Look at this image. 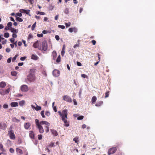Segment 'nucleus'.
<instances>
[{
  "mask_svg": "<svg viewBox=\"0 0 155 155\" xmlns=\"http://www.w3.org/2000/svg\"><path fill=\"white\" fill-rule=\"evenodd\" d=\"M35 71V70L31 69L30 70V72L28 74L25 80L27 84H29L31 82L34 81L35 80V77L33 73Z\"/></svg>",
  "mask_w": 155,
  "mask_h": 155,
  "instance_id": "obj_1",
  "label": "nucleus"
},
{
  "mask_svg": "<svg viewBox=\"0 0 155 155\" xmlns=\"http://www.w3.org/2000/svg\"><path fill=\"white\" fill-rule=\"evenodd\" d=\"M117 150L116 147L113 146L109 149L108 151V154L109 155L113 154L115 153Z\"/></svg>",
  "mask_w": 155,
  "mask_h": 155,
  "instance_id": "obj_2",
  "label": "nucleus"
},
{
  "mask_svg": "<svg viewBox=\"0 0 155 155\" xmlns=\"http://www.w3.org/2000/svg\"><path fill=\"white\" fill-rule=\"evenodd\" d=\"M42 48L41 51H46L48 49V44L47 41H44L42 43Z\"/></svg>",
  "mask_w": 155,
  "mask_h": 155,
  "instance_id": "obj_3",
  "label": "nucleus"
},
{
  "mask_svg": "<svg viewBox=\"0 0 155 155\" xmlns=\"http://www.w3.org/2000/svg\"><path fill=\"white\" fill-rule=\"evenodd\" d=\"M58 113L60 115V116L61 117V120L64 122L65 124V126L66 127H68L69 125V124L67 122V120L64 119V117L62 116L63 114H62V113L60 111H58Z\"/></svg>",
  "mask_w": 155,
  "mask_h": 155,
  "instance_id": "obj_4",
  "label": "nucleus"
},
{
  "mask_svg": "<svg viewBox=\"0 0 155 155\" xmlns=\"http://www.w3.org/2000/svg\"><path fill=\"white\" fill-rule=\"evenodd\" d=\"M58 113L60 115V116L61 117V120L64 122L65 124V126L66 127H68L69 125V124L67 122V120L64 119V117L62 116L63 114H62V113L60 111H58Z\"/></svg>",
  "mask_w": 155,
  "mask_h": 155,
  "instance_id": "obj_5",
  "label": "nucleus"
},
{
  "mask_svg": "<svg viewBox=\"0 0 155 155\" xmlns=\"http://www.w3.org/2000/svg\"><path fill=\"white\" fill-rule=\"evenodd\" d=\"M8 134L11 139L15 140V135L12 130L8 131Z\"/></svg>",
  "mask_w": 155,
  "mask_h": 155,
  "instance_id": "obj_6",
  "label": "nucleus"
},
{
  "mask_svg": "<svg viewBox=\"0 0 155 155\" xmlns=\"http://www.w3.org/2000/svg\"><path fill=\"white\" fill-rule=\"evenodd\" d=\"M63 99L64 100L69 103L71 102L72 101L71 98L68 95H64L63 96Z\"/></svg>",
  "mask_w": 155,
  "mask_h": 155,
  "instance_id": "obj_7",
  "label": "nucleus"
},
{
  "mask_svg": "<svg viewBox=\"0 0 155 155\" xmlns=\"http://www.w3.org/2000/svg\"><path fill=\"white\" fill-rule=\"evenodd\" d=\"M60 71L58 70L54 69L53 71L52 74L55 77H58L60 75Z\"/></svg>",
  "mask_w": 155,
  "mask_h": 155,
  "instance_id": "obj_8",
  "label": "nucleus"
},
{
  "mask_svg": "<svg viewBox=\"0 0 155 155\" xmlns=\"http://www.w3.org/2000/svg\"><path fill=\"white\" fill-rule=\"evenodd\" d=\"M40 44L39 43V41H37L35 43H34L33 45V47L35 48H37L41 50V46H39Z\"/></svg>",
  "mask_w": 155,
  "mask_h": 155,
  "instance_id": "obj_9",
  "label": "nucleus"
},
{
  "mask_svg": "<svg viewBox=\"0 0 155 155\" xmlns=\"http://www.w3.org/2000/svg\"><path fill=\"white\" fill-rule=\"evenodd\" d=\"M21 89L23 92H25L27 91L28 90V86L26 85H23L21 87Z\"/></svg>",
  "mask_w": 155,
  "mask_h": 155,
  "instance_id": "obj_10",
  "label": "nucleus"
},
{
  "mask_svg": "<svg viewBox=\"0 0 155 155\" xmlns=\"http://www.w3.org/2000/svg\"><path fill=\"white\" fill-rule=\"evenodd\" d=\"M62 114H63V117L64 119L67 120L68 118V110H64L62 111Z\"/></svg>",
  "mask_w": 155,
  "mask_h": 155,
  "instance_id": "obj_11",
  "label": "nucleus"
},
{
  "mask_svg": "<svg viewBox=\"0 0 155 155\" xmlns=\"http://www.w3.org/2000/svg\"><path fill=\"white\" fill-rule=\"evenodd\" d=\"M30 10H25L24 9H20L19 12L21 13H26L27 15H29V16H30V15L29 14V13L30 12Z\"/></svg>",
  "mask_w": 155,
  "mask_h": 155,
  "instance_id": "obj_12",
  "label": "nucleus"
},
{
  "mask_svg": "<svg viewBox=\"0 0 155 155\" xmlns=\"http://www.w3.org/2000/svg\"><path fill=\"white\" fill-rule=\"evenodd\" d=\"M37 127L40 133H42L44 132V129L42 126L40 125L37 126Z\"/></svg>",
  "mask_w": 155,
  "mask_h": 155,
  "instance_id": "obj_13",
  "label": "nucleus"
},
{
  "mask_svg": "<svg viewBox=\"0 0 155 155\" xmlns=\"http://www.w3.org/2000/svg\"><path fill=\"white\" fill-rule=\"evenodd\" d=\"M6 127V125L5 123H3L0 124V128L2 130H5Z\"/></svg>",
  "mask_w": 155,
  "mask_h": 155,
  "instance_id": "obj_14",
  "label": "nucleus"
},
{
  "mask_svg": "<svg viewBox=\"0 0 155 155\" xmlns=\"http://www.w3.org/2000/svg\"><path fill=\"white\" fill-rule=\"evenodd\" d=\"M40 125L45 124L48 126L50 125V124L48 122L45 121H41L40 122Z\"/></svg>",
  "mask_w": 155,
  "mask_h": 155,
  "instance_id": "obj_15",
  "label": "nucleus"
},
{
  "mask_svg": "<svg viewBox=\"0 0 155 155\" xmlns=\"http://www.w3.org/2000/svg\"><path fill=\"white\" fill-rule=\"evenodd\" d=\"M50 130L52 135L54 136H56L58 135V133L56 130L54 129H51Z\"/></svg>",
  "mask_w": 155,
  "mask_h": 155,
  "instance_id": "obj_16",
  "label": "nucleus"
},
{
  "mask_svg": "<svg viewBox=\"0 0 155 155\" xmlns=\"http://www.w3.org/2000/svg\"><path fill=\"white\" fill-rule=\"evenodd\" d=\"M30 124L28 122L24 124V128L26 130H28L30 127Z\"/></svg>",
  "mask_w": 155,
  "mask_h": 155,
  "instance_id": "obj_17",
  "label": "nucleus"
},
{
  "mask_svg": "<svg viewBox=\"0 0 155 155\" xmlns=\"http://www.w3.org/2000/svg\"><path fill=\"white\" fill-rule=\"evenodd\" d=\"M6 86V84L5 82L4 81H1L0 83V87L1 88H3L5 87Z\"/></svg>",
  "mask_w": 155,
  "mask_h": 155,
  "instance_id": "obj_18",
  "label": "nucleus"
},
{
  "mask_svg": "<svg viewBox=\"0 0 155 155\" xmlns=\"http://www.w3.org/2000/svg\"><path fill=\"white\" fill-rule=\"evenodd\" d=\"M52 56L53 57V59L55 60L57 56V54L56 51H54L52 53Z\"/></svg>",
  "mask_w": 155,
  "mask_h": 155,
  "instance_id": "obj_19",
  "label": "nucleus"
},
{
  "mask_svg": "<svg viewBox=\"0 0 155 155\" xmlns=\"http://www.w3.org/2000/svg\"><path fill=\"white\" fill-rule=\"evenodd\" d=\"M29 135L30 137L32 139H34V134L32 131H29Z\"/></svg>",
  "mask_w": 155,
  "mask_h": 155,
  "instance_id": "obj_20",
  "label": "nucleus"
},
{
  "mask_svg": "<svg viewBox=\"0 0 155 155\" xmlns=\"http://www.w3.org/2000/svg\"><path fill=\"white\" fill-rule=\"evenodd\" d=\"M11 105L12 107H16L18 106V103L17 102H13L11 103Z\"/></svg>",
  "mask_w": 155,
  "mask_h": 155,
  "instance_id": "obj_21",
  "label": "nucleus"
},
{
  "mask_svg": "<svg viewBox=\"0 0 155 155\" xmlns=\"http://www.w3.org/2000/svg\"><path fill=\"white\" fill-rule=\"evenodd\" d=\"M16 152L17 154L18 155H21L23 153L22 151L18 148H16Z\"/></svg>",
  "mask_w": 155,
  "mask_h": 155,
  "instance_id": "obj_22",
  "label": "nucleus"
},
{
  "mask_svg": "<svg viewBox=\"0 0 155 155\" xmlns=\"http://www.w3.org/2000/svg\"><path fill=\"white\" fill-rule=\"evenodd\" d=\"M10 31L12 32L13 33H17L18 32V30L14 28H11L10 29Z\"/></svg>",
  "mask_w": 155,
  "mask_h": 155,
  "instance_id": "obj_23",
  "label": "nucleus"
},
{
  "mask_svg": "<svg viewBox=\"0 0 155 155\" xmlns=\"http://www.w3.org/2000/svg\"><path fill=\"white\" fill-rule=\"evenodd\" d=\"M65 45H63L62 49V50H61V54L62 56H63L64 54V53H65L64 50H65Z\"/></svg>",
  "mask_w": 155,
  "mask_h": 155,
  "instance_id": "obj_24",
  "label": "nucleus"
},
{
  "mask_svg": "<svg viewBox=\"0 0 155 155\" xmlns=\"http://www.w3.org/2000/svg\"><path fill=\"white\" fill-rule=\"evenodd\" d=\"M35 104L36 105V108L35 110L37 111H38L41 110V106H38L35 103Z\"/></svg>",
  "mask_w": 155,
  "mask_h": 155,
  "instance_id": "obj_25",
  "label": "nucleus"
},
{
  "mask_svg": "<svg viewBox=\"0 0 155 155\" xmlns=\"http://www.w3.org/2000/svg\"><path fill=\"white\" fill-rule=\"evenodd\" d=\"M31 59L35 60H37L38 59V57L36 55H32L31 57Z\"/></svg>",
  "mask_w": 155,
  "mask_h": 155,
  "instance_id": "obj_26",
  "label": "nucleus"
},
{
  "mask_svg": "<svg viewBox=\"0 0 155 155\" xmlns=\"http://www.w3.org/2000/svg\"><path fill=\"white\" fill-rule=\"evenodd\" d=\"M97 98L95 96H93L91 99V102L92 104H94L96 101Z\"/></svg>",
  "mask_w": 155,
  "mask_h": 155,
  "instance_id": "obj_27",
  "label": "nucleus"
},
{
  "mask_svg": "<svg viewBox=\"0 0 155 155\" xmlns=\"http://www.w3.org/2000/svg\"><path fill=\"white\" fill-rule=\"evenodd\" d=\"M103 101H100L96 104H95V106L96 107H98L100 106L101 105H102L103 104Z\"/></svg>",
  "mask_w": 155,
  "mask_h": 155,
  "instance_id": "obj_28",
  "label": "nucleus"
},
{
  "mask_svg": "<svg viewBox=\"0 0 155 155\" xmlns=\"http://www.w3.org/2000/svg\"><path fill=\"white\" fill-rule=\"evenodd\" d=\"M12 121L15 122H18L20 121V120L17 119L16 117H14L12 119Z\"/></svg>",
  "mask_w": 155,
  "mask_h": 155,
  "instance_id": "obj_29",
  "label": "nucleus"
},
{
  "mask_svg": "<svg viewBox=\"0 0 155 155\" xmlns=\"http://www.w3.org/2000/svg\"><path fill=\"white\" fill-rule=\"evenodd\" d=\"M16 21L20 22H22L23 21V19L19 17H16Z\"/></svg>",
  "mask_w": 155,
  "mask_h": 155,
  "instance_id": "obj_30",
  "label": "nucleus"
},
{
  "mask_svg": "<svg viewBox=\"0 0 155 155\" xmlns=\"http://www.w3.org/2000/svg\"><path fill=\"white\" fill-rule=\"evenodd\" d=\"M35 122L36 126L40 125V122H39V120L38 119H35Z\"/></svg>",
  "mask_w": 155,
  "mask_h": 155,
  "instance_id": "obj_31",
  "label": "nucleus"
},
{
  "mask_svg": "<svg viewBox=\"0 0 155 155\" xmlns=\"http://www.w3.org/2000/svg\"><path fill=\"white\" fill-rule=\"evenodd\" d=\"M60 61H61V56H60V55H59L56 60V61L57 63H59Z\"/></svg>",
  "mask_w": 155,
  "mask_h": 155,
  "instance_id": "obj_32",
  "label": "nucleus"
},
{
  "mask_svg": "<svg viewBox=\"0 0 155 155\" xmlns=\"http://www.w3.org/2000/svg\"><path fill=\"white\" fill-rule=\"evenodd\" d=\"M25 101L22 100L19 102V105L21 106H23L25 103Z\"/></svg>",
  "mask_w": 155,
  "mask_h": 155,
  "instance_id": "obj_33",
  "label": "nucleus"
},
{
  "mask_svg": "<svg viewBox=\"0 0 155 155\" xmlns=\"http://www.w3.org/2000/svg\"><path fill=\"white\" fill-rule=\"evenodd\" d=\"M45 131L46 133H48L49 131V127L47 125L45 127Z\"/></svg>",
  "mask_w": 155,
  "mask_h": 155,
  "instance_id": "obj_34",
  "label": "nucleus"
},
{
  "mask_svg": "<svg viewBox=\"0 0 155 155\" xmlns=\"http://www.w3.org/2000/svg\"><path fill=\"white\" fill-rule=\"evenodd\" d=\"M0 150H1L2 151H5V150L4 149L3 147V146L2 144H0Z\"/></svg>",
  "mask_w": 155,
  "mask_h": 155,
  "instance_id": "obj_35",
  "label": "nucleus"
},
{
  "mask_svg": "<svg viewBox=\"0 0 155 155\" xmlns=\"http://www.w3.org/2000/svg\"><path fill=\"white\" fill-rule=\"evenodd\" d=\"M11 75L14 76H15L17 74V73L16 71H12L11 73Z\"/></svg>",
  "mask_w": 155,
  "mask_h": 155,
  "instance_id": "obj_36",
  "label": "nucleus"
},
{
  "mask_svg": "<svg viewBox=\"0 0 155 155\" xmlns=\"http://www.w3.org/2000/svg\"><path fill=\"white\" fill-rule=\"evenodd\" d=\"M12 23L11 22H8L7 24V26L10 28H12L11 26H12Z\"/></svg>",
  "mask_w": 155,
  "mask_h": 155,
  "instance_id": "obj_37",
  "label": "nucleus"
},
{
  "mask_svg": "<svg viewBox=\"0 0 155 155\" xmlns=\"http://www.w3.org/2000/svg\"><path fill=\"white\" fill-rule=\"evenodd\" d=\"M36 22H35L32 26L31 30H34L36 25Z\"/></svg>",
  "mask_w": 155,
  "mask_h": 155,
  "instance_id": "obj_38",
  "label": "nucleus"
},
{
  "mask_svg": "<svg viewBox=\"0 0 155 155\" xmlns=\"http://www.w3.org/2000/svg\"><path fill=\"white\" fill-rule=\"evenodd\" d=\"M69 9L68 8H66L64 10V13L66 14H68L69 13Z\"/></svg>",
  "mask_w": 155,
  "mask_h": 155,
  "instance_id": "obj_39",
  "label": "nucleus"
},
{
  "mask_svg": "<svg viewBox=\"0 0 155 155\" xmlns=\"http://www.w3.org/2000/svg\"><path fill=\"white\" fill-rule=\"evenodd\" d=\"M84 118L83 116H81L78 117L77 118V120H82Z\"/></svg>",
  "mask_w": 155,
  "mask_h": 155,
  "instance_id": "obj_40",
  "label": "nucleus"
},
{
  "mask_svg": "<svg viewBox=\"0 0 155 155\" xmlns=\"http://www.w3.org/2000/svg\"><path fill=\"white\" fill-rule=\"evenodd\" d=\"M44 111L42 110L41 112V114L43 118H45V116L44 115Z\"/></svg>",
  "mask_w": 155,
  "mask_h": 155,
  "instance_id": "obj_41",
  "label": "nucleus"
},
{
  "mask_svg": "<svg viewBox=\"0 0 155 155\" xmlns=\"http://www.w3.org/2000/svg\"><path fill=\"white\" fill-rule=\"evenodd\" d=\"M37 14L38 15L39 14L41 15H44L45 14V13L44 12L38 11Z\"/></svg>",
  "mask_w": 155,
  "mask_h": 155,
  "instance_id": "obj_42",
  "label": "nucleus"
},
{
  "mask_svg": "<svg viewBox=\"0 0 155 155\" xmlns=\"http://www.w3.org/2000/svg\"><path fill=\"white\" fill-rule=\"evenodd\" d=\"M22 13H16V15L15 16V17H17V16L19 17H21L22 16Z\"/></svg>",
  "mask_w": 155,
  "mask_h": 155,
  "instance_id": "obj_43",
  "label": "nucleus"
},
{
  "mask_svg": "<svg viewBox=\"0 0 155 155\" xmlns=\"http://www.w3.org/2000/svg\"><path fill=\"white\" fill-rule=\"evenodd\" d=\"M18 55L16 54L15 57H14L12 59V61L14 62L15 61V60L18 57Z\"/></svg>",
  "mask_w": 155,
  "mask_h": 155,
  "instance_id": "obj_44",
  "label": "nucleus"
},
{
  "mask_svg": "<svg viewBox=\"0 0 155 155\" xmlns=\"http://www.w3.org/2000/svg\"><path fill=\"white\" fill-rule=\"evenodd\" d=\"M4 36L5 38H8L9 36V34L8 32L5 33L4 34Z\"/></svg>",
  "mask_w": 155,
  "mask_h": 155,
  "instance_id": "obj_45",
  "label": "nucleus"
},
{
  "mask_svg": "<svg viewBox=\"0 0 155 155\" xmlns=\"http://www.w3.org/2000/svg\"><path fill=\"white\" fill-rule=\"evenodd\" d=\"M75 29V28H70L68 29V31L70 32H72L73 31H74V30Z\"/></svg>",
  "mask_w": 155,
  "mask_h": 155,
  "instance_id": "obj_46",
  "label": "nucleus"
},
{
  "mask_svg": "<svg viewBox=\"0 0 155 155\" xmlns=\"http://www.w3.org/2000/svg\"><path fill=\"white\" fill-rule=\"evenodd\" d=\"M58 27L59 28H61L62 29H64L65 28V26L64 25H58Z\"/></svg>",
  "mask_w": 155,
  "mask_h": 155,
  "instance_id": "obj_47",
  "label": "nucleus"
},
{
  "mask_svg": "<svg viewBox=\"0 0 155 155\" xmlns=\"http://www.w3.org/2000/svg\"><path fill=\"white\" fill-rule=\"evenodd\" d=\"M10 91V88H8L7 89H6L5 91V92L6 94H7L9 93V92Z\"/></svg>",
  "mask_w": 155,
  "mask_h": 155,
  "instance_id": "obj_48",
  "label": "nucleus"
},
{
  "mask_svg": "<svg viewBox=\"0 0 155 155\" xmlns=\"http://www.w3.org/2000/svg\"><path fill=\"white\" fill-rule=\"evenodd\" d=\"M71 23L70 22H68V23H66L65 24L66 27V28H68L70 26Z\"/></svg>",
  "mask_w": 155,
  "mask_h": 155,
  "instance_id": "obj_49",
  "label": "nucleus"
},
{
  "mask_svg": "<svg viewBox=\"0 0 155 155\" xmlns=\"http://www.w3.org/2000/svg\"><path fill=\"white\" fill-rule=\"evenodd\" d=\"M42 138V135L41 134H40L38 135V138L39 140H41Z\"/></svg>",
  "mask_w": 155,
  "mask_h": 155,
  "instance_id": "obj_50",
  "label": "nucleus"
},
{
  "mask_svg": "<svg viewBox=\"0 0 155 155\" xmlns=\"http://www.w3.org/2000/svg\"><path fill=\"white\" fill-rule=\"evenodd\" d=\"M45 114L47 116H49L50 115V113L49 111H47L45 113Z\"/></svg>",
  "mask_w": 155,
  "mask_h": 155,
  "instance_id": "obj_51",
  "label": "nucleus"
},
{
  "mask_svg": "<svg viewBox=\"0 0 155 155\" xmlns=\"http://www.w3.org/2000/svg\"><path fill=\"white\" fill-rule=\"evenodd\" d=\"M78 138L77 137H75L73 139V140L74 141L75 143H77L78 142Z\"/></svg>",
  "mask_w": 155,
  "mask_h": 155,
  "instance_id": "obj_52",
  "label": "nucleus"
},
{
  "mask_svg": "<svg viewBox=\"0 0 155 155\" xmlns=\"http://www.w3.org/2000/svg\"><path fill=\"white\" fill-rule=\"evenodd\" d=\"M11 60H12V58L10 57L8 59L7 61V62L8 63H10L11 62Z\"/></svg>",
  "mask_w": 155,
  "mask_h": 155,
  "instance_id": "obj_53",
  "label": "nucleus"
},
{
  "mask_svg": "<svg viewBox=\"0 0 155 155\" xmlns=\"http://www.w3.org/2000/svg\"><path fill=\"white\" fill-rule=\"evenodd\" d=\"M3 107L5 109L8 108V105L7 104H4L3 105Z\"/></svg>",
  "mask_w": 155,
  "mask_h": 155,
  "instance_id": "obj_54",
  "label": "nucleus"
},
{
  "mask_svg": "<svg viewBox=\"0 0 155 155\" xmlns=\"http://www.w3.org/2000/svg\"><path fill=\"white\" fill-rule=\"evenodd\" d=\"M43 35L42 33H41L40 34H38L37 35V36L38 37H42L43 36Z\"/></svg>",
  "mask_w": 155,
  "mask_h": 155,
  "instance_id": "obj_55",
  "label": "nucleus"
},
{
  "mask_svg": "<svg viewBox=\"0 0 155 155\" xmlns=\"http://www.w3.org/2000/svg\"><path fill=\"white\" fill-rule=\"evenodd\" d=\"M73 102H74V105H77V101L76 100V99H73Z\"/></svg>",
  "mask_w": 155,
  "mask_h": 155,
  "instance_id": "obj_56",
  "label": "nucleus"
},
{
  "mask_svg": "<svg viewBox=\"0 0 155 155\" xmlns=\"http://www.w3.org/2000/svg\"><path fill=\"white\" fill-rule=\"evenodd\" d=\"M55 38L58 41L60 39L58 35H56L55 36Z\"/></svg>",
  "mask_w": 155,
  "mask_h": 155,
  "instance_id": "obj_57",
  "label": "nucleus"
},
{
  "mask_svg": "<svg viewBox=\"0 0 155 155\" xmlns=\"http://www.w3.org/2000/svg\"><path fill=\"white\" fill-rule=\"evenodd\" d=\"M79 44H76L73 47L74 48H77V47H79Z\"/></svg>",
  "mask_w": 155,
  "mask_h": 155,
  "instance_id": "obj_58",
  "label": "nucleus"
},
{
  "mask_svg": "<svg viewBox=\"0 0 155 155\" xmlns=\"http://www.w3.org/2000/svg\"><path fill=\"white\" fill-rule=\"evenodd\" d=\"M81 76L82 77L84 78H87V75L85 74H81Z\"/></svg>",
  "mask_w": 155,
  "mask_h": 155,
  "instance_id": "obj_59",
  "label": "nucleus"
},
{
  "mask_svg": "<svg viewBox=\"0 0 155 155\" xmlns=\"http://www.w3.org/2000/svg\"><path fill=\"white\" fill-rule=\"evenodd\" d=\"M9 151L11 153H13L14 152V150L12 148H10Z\"/></svg>",
  "mask_w": 155,
  "mask_h": 155,
  "instance_id": "obj_60",
  "label": "nucleus"
},
{
  "mask_svg": "<svg viewBox=\"0 0 155 155\" xmlns=\"http://www.w3.org/2000/svg\"><path fill=\"white\" fill-rule=\"evenodd\" d=\"M77 64L78 66H81V64L79 62L77 61Z\"/></svg>",
  "mask_w": 155,
  "mask_h": 155,
  "instance_id": "obj_61",
  "label": "nucleus"
},
{
  "mask_svg": "<svg viewBox=\"0 0 155 155\" xmlns=\"http://www.w3.org/2000/svg\"><path fill=\"white\" fill-rule=\"evenodd\" d=\"M26 58L25 57H21L20 58V60L21 61H24Z\"/></svg>",
  "mask_w": 155,
  "mask_h": 155,
  "instance_id": "obj_62",
  "label": "nucleus"
},
{
  "mask_svg": "<svg viewBox=\"0 0 155 155\" xmlns=\"http://www.w3.org/2000/svg\"><path fill=\"white\" fill-rule=\"evenodd\" d=\"M15 39L13 38H11L10 39V41L11 43H13L14 42Z\"/></svg>",
  "mask_w": 155,
  "mask_h": 155,
  "instance_id": "obj_63",
  "label": "nucleus"
},
{
  "mask_svg": "<svg viewBox=\"0 0 155 155\" xmlns=\"http://www.w3.org/2000/svg\"><path fill=\"white\" fill-rule=\"evenodd\" d=\"M10 51H11V50H10V48H6V52L8 53L9 52H10Z\"/></svg>",
  "mask_w": 155,
  "mask_h": 155,
  "instance_id": "obj_64",
  "label": "nucleus"
}]
</instances>
